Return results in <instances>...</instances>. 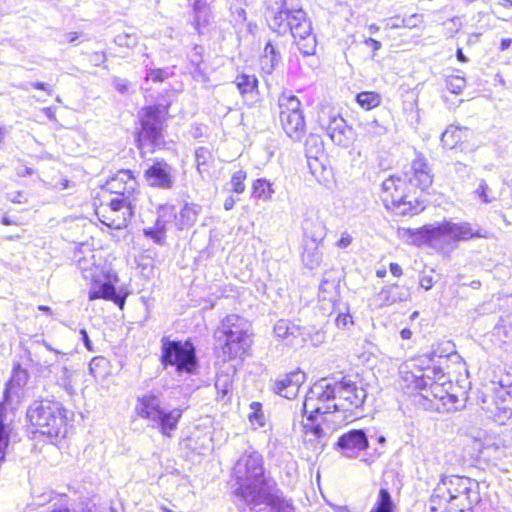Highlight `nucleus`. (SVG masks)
I'll return each mask as SVG.
<instances>
[{
  "mask_svg": "<svg viewBox=\"0 0 512 512\" xmlns=\"http://www.w3.org/2000/svg\"><path fill=\"white\" fill-rule=\"evenodd\" d=\"M233 477L236 481L234 495L240 512H294L291 501L267 476L259 452H244L233 467Z\"/></svg>",
  "mask_w": 512,
  "mask_h": 512,
  "instance_id": "1",
  "label": "nucleus"
},
{
  "mask_svg": "<svg viewBox=\"0 0 512 512\" xmlns=\"http://www.w3.org/2000/svg\"><path fill=\"white\" fill-rule=\"evenodd\" d=\"M269 26L278 33L289 30L304 56H310L316 50V38L312 34L311 22L306 12L301 8H294L288 0H275L268 5Z\"/></svg>",
  "mask_w": 512,
  "mask_h": 512,
  "instance_id": "2",
  "label": "nucleus"
},
{
  "mask_svg": "<svg viewBox=\"0 0 512 512\" xmlns=\"http://www.w3.org/2000/svg\"><path fill=\"white\" fill-rule=\"evenodd\" d=\"M435 496L448 503L455 512L471 510L481 500L478 482L458 475L443 477L435 489Z\"/></svg>",
  "mask_w": 512,
  "mask_h": 512,
  "instance_id": "3",
  "label": "nucleus"
},
{
  "mask_svg": "<svg viewBox=\"0 0 512 512\" xmlns=\"http://www.w3.org/2000/svg\"><path fill=\"white\" fill-rule=\"evenodd\" d=\"M136 414L148 422V426L157 429L163 436L172 437L178 428L183 410L165 409L159 395L148 392L137 398Z\"/></svg>",
  "mask_w": 512,
  "mask_h": 512,
  "instance_id": "4",
  "label": "nucleus"
},
{
  "mask_svg": "<svg viewBox=\"0 0 512 512\" xmlns=\"http://www.w3.org/2000/svg\"><path fill=\"white\" fill-rule=\"evenodd\" d=\"M335 402L337 399L334 382L321 379L309 389L302 405V410L309 422L303 425L305 433L311 432L316 438L322 437L323 429L319 424H314V419L319 414L336 413Z\"/></svg>",
  "mask_w": 512,
  "mask_h": 512,
  "instance_id": "5",
  "label": "nucleus"
},
{
  "mask_svg": "<svg viewBox=\"0 0 512 512\" xmlns=\"http://www.w3.org/2000/svg\"><path fill=\"white\" fill-rule=\"evenodd\" d=\"M27 418L40 433L51 438L67 434V411L59 402L34 401L27 410Z\"/></svg>",
  "mask_w": 512,
  "mask_h": 512,
  "instance_id": "6",
  "label": "nucleus"
},
{
  "mask_svg": "<svg viewBox=\"0 0 512 512\" xmlns=\"http://www.w3.org/2000/svg\"><path fill=\"white\" fill-rule=\"evenodd\" d=\"M487 231L477 224L469 222L442 221L437 224L425 225L414 233V242L423 245L436 241L444 236L454 242L469 241L474 238H487Z\"/></svg>",
  "mask_w": 512,
  "mask_h": 512,
  "instance_id": "7",
  "label": "nucleus"
},
{
  "mask_svg": "<svg viewBox=\"0 0 512 512\" xmlns=\"http://www.w3.org/2000/svg\"><path fill=\"white\" fill-rule=\"evenodd\" d=\"M166 108L160 106H147L139 113L141 130L138 133L137 143L141 154L153 153L156 148L163 145L164 114Z\"/></svg>",
  "mask_w": 512,
  "mask_h": 512,
  "instance_id": "8",
  "label": "nucleus"
},
{
  "mask_svg": "<svg viewBox=\"0 0 512 512\" xmlns=\"http://www.w3.org/2000/svg\"><path fill=\"white\" fill-rule=\"evenodd\" d=\"M161 363L164 367L174 366L179 374H193L198 365L194 345L190 341L182 342L162 337Z\"/></svg>",
  "mask_w": 512,
  "mask_h": 512,
  "instance_id": "9",
  "label": "nucleus"
},
{
  "mask_svg": "<svg viewBox=\"0 0 512 512\" xmlns=\"http://www.w3.org/2000/svg\"><path fill=\"white\" fill-rule=\"evenodd\" d=\"M337 402L334 411L352 412L362 407L367 392L361 384L343 377L341 381L334 382Z\"/></svg>",
  "mask_w": 512,
  "mask_h": 512,
  "instance_id": "10",
  "label": "nucleus"
},
{
  "mask_svg": "<svg viewBox=\"0 0 512 512\" xmlns=\"http://www.w3.org/2000/svg\"><path fill=\"white\" fill-rule=\"evenodd\" d=\"M319 124L336 145L348 147L352 143L353 129L338 113L322 111L319 115Z\"/></svg>",
  "mask_w": 512,
  "mask_h": 512,
  "instance_id": "11",
  "label": "nucleus"
},
{
  "mask_svg": "<svg viewBox=\"0 0 512 512\" xmlns=\"http://www.w3.org/2000/svg\"><path fill=\"white\" fill-rule=\"evenodd\" d=\"M136 198H128L117 196L110 200L109 207V215H103L105 218L101 220L105 225L113 229H123L125 228L132 215L133 209L135 207Z\"/></svg>",
  "mask_w": 512,
  "mask_h": 512,
  "instance_id": "12",
  "label": "nucleus"
},
{
  "mask_svg": "<svg viewBox=\"0 0 512 512\" xmlns=\"http://www.w3.org/2000/svg\"><path fill=\"white\" fill-rule=\"evenodd\" d=\"M404 182L421 191H426L433 182V175L427 160L423 157L414 159L410 167L403 172Z\"/></svg>",
  "mask_w": 512,
  "mask_h": 512,
  "instance_id": "13",
  "label": "nucleus"
},
{
  "mask_svg": "<svg viewBox=\"0 0 512 512\" xmlns=\"http://www.w3.org/2000/svg\"><path fill=\"white\" fill-rule=\"evenodd\" d=\"M174 169L164 160L155 161L148 169L145 170L144 176L149 186L169 190L175 183Z\"/></svg>",
  "mask_w": 512,
  "mask_h": 512,
  "instance_id": "14",
  "label": "nucleus"
},
{
  "mask_svg": "<svg viewBox=\"0 0 512 512\" xmlns=\"http://www.w3.org/2000/svg\"><path fill=\"white\" fill-rule=\"evenodd\" d=\"M369 440L364 430L351 429L342 434L336 442V448L348 458H355L360 451L367 449Z\"/></svg>",
  "mask_w": 512,
  "mask_h": 512,
  "instance_id": "15",
  "label": "nucleus"
},
{
  "mask_svg": "<svg viewBox=\"0 0 512 512\" xmlns=\"http://www.w3.org/2000/svg\"><path fill=\"white\" fill-rule=\"evenodd\" d=\"M137 185L138 183L130 170H120L106 182L104 188L111 194L120 197L136 198Z\"/></svg>",
  "mask_w": 512,
  "mask_h": 512,
  "instance_id": "16",
  "label": "nucleus"
},
{
  "mask_svg": "<svg viewBox=\"0 0 512 512\" xmlns=\"http://www.w3.org/2000/svg\"><path fill=\"white\" fill-rule=\"evenodd\" d=\"M252 336V332H246L245 335L234 334L232 336H223L224 339L221 345V351L224 359H242L247 355L253 342Z\"/></svg>",
  "mask_w": 512,
  "mask_h": 512,
  "instance_id": "17",
  "label": "nucleus"
},
{
  "mask_svg": "<svg viewBox=\"0 0 512 512\" xmlns=\"http://www.w3.org/2000/svg\"><path fill=\"white\" fill-rule=\"evenodd\" d=\"M304 380V373L299 371L291 372L275 380L273 391L281 397L293 399L297 396L299 388Z\"/></svg>",
  "mask_w": 512,
  "mask_h": 512,
  "instance_id": "18",
  "label": "nucleus"
},
{
  "mask_svg": "<svg viewBox=\"0 0 512 512\" xmlns=\"http://www.w3.org/2000/svg\"><path fill=\"white\" fill-rule=\"evenodd\" d=\"M276 337L286 340L290 346H299L305 341L304 328L290 322L289 320L280 319L274 326Z\"/></svg>",
  "mask_w": 512,
  "mask_h": 512,
  "instance_id": "19",
  "label": "nucleus"
},
{
  "mask_svg": "<svg viewBox=\"0 0 512 512\" xmlns=\"http://www.w3.org/2000/svg\"><path fill=\"white\" fill-rule=\"evenodd\" d=\"M280 122L285 133L294 141H299L305 134L306 125L303 113H280Z\"/></svg>",
  "mask_w": 512,
  "mask_h": 512,
  "instance_id": "20",
  "label": "nucleus"
},
{
  "mask_svg": "<svg viewBox=\"0 0 512 512\" xmlns=\"http://www.w3.org/2000/svg\"><path fill=\"white\" fill-rule=\"evenodd\" d=\"M95 284L90 288L88 293L89 300L106 299L111 300L117 304L121 309L124 307L126 296L117 294L116 288L110 281L98 283L96 279Z\"/></svg>",
  "mask_w": 512,
  "mask_h": 512,
  "instance_id": "21",
  "label": "nucleus"
},
{
  "mask_svg": "<svg viewBox=\"0 0 512 512\" xmlns=\"http://www.w3.org/2000/svg\"><path fill=\"white\" fill-rule=\"evenodd\" d=\"M218 332L223 336L245 335L251 331V324L243 317L237 314L227 315L218 328Z\"/></svg>",
  "mask_w": 512,
  "mask_h": 512,
  "instance_id": "22",
  "label": "nucleus"
},
{
  "mask_svg": "<svg viewBox=\"0 0 512 512\" xmlns=\"http://www.w3.org/2000/svg\"><path fill=\"white\" fill-rule=\"evenodd\" d=\"M414 387L423 391L421 394L424 399L430 400L431 397L439 398L444 400V396L442 395V383H436V381H431V376L429 374H412Z\"/></svg>",
  "mask_w": 512,
  "mask_h": 512,
  "instance_id": "23",
  "label": "nucleus"
},
{
  "mask_svg": "<svg viewBox=\"0 0 512 512\" xmlns=\"http://www.w3.org/2000/svg\"><path fill=\"white\" fill-rule=\"evenodd\" d=\"M405 183L400 178L391 176L388 179L384 180L381 187V200L384 203L385 207H391V204L394 205L396 201H400L402 199V195L404 193H399L397 197L392 195V192L398 193L401 190L402 184Z\"/></svg>",
  "mask_w": 512,
  "mask_h": 512,
  "instance_id": "24",
  "label": "nucleus"
},
{
  "mask_svg": "<svg viewBox=\"0 0 512 512\" xmlns=\"http://www.w3.org/2000/svg\"><path fill=\"white\" fill-rule=\"evenodd\" d=\"M282 57L278 48L270 41L264 47V53L261 57V69L265 74H272L281 63Z\"/></svg>",
  "mask_w": 512,
  "mask_h": 512,
  "instance_id": "25",
  "label": "nucleus"
},
{
  "mask_svg": "<svg viewBox=\"0 0 512 512\" xmlns=\"http://www.w3.org/2000/svg\"><path fill=\"white\" fill-rule=\"evenodd\" d=\"M378 296L384 305H392L397 302L407 301L409 298V291L404 287L393 284L383 288Z\"/></svg>",
  "mask_w": 512,
  "mask_h": 512,
  "instance_id": "26",
  "label": "nucleus"
},
{
  "mask_svg": "<svg viewBox=\"0 0 512 512\" xmlns=\"http://www.w3.org/2000/svg\"><path fill=\"white\" fill-rule=\"evenodd\" d=\"M199 212L200 207L198 205L186 203L179 214L176 213V218H174L177 228L183 230L194 225Z\"/></svg>",
  "mask_w": 512,
  "mask_h": 512,
  "instance_id": "27",
  "label": "nucleus"
},
{
  "mask_svg": "<svg viewBox=\"0 0 512 512\" xmlns=\"http://www.w3.org/2000/svg\"><path fill=\"white\" fill-rule=\"evenodd\" d=\"M407 198L408 196L403 194L400 201H396L394 205L391 204V207H386V209L402 216L416 215L424 209V206L418 200L413 202L412 200H407Z\"/></svg>",
  "mask_w": 512,
  "mask_h": 512,
  "instance_id": "28",
  "label": "nucleus"
},
{
  "mask_svg": "<svg viewBox=\"0 0 512 512\" xmlns=\"http://www.w3.org/2000/svg\"><path fill=\"white\" fill-rule=\"evenodd\" d=\"M78 268L81 270L85 279L95 280L99 271L95 263V255L92 251H88L86 255L76 256Z\"/></svg>",
  "mask_w": 512,
  "mask_h": 512,
  "instance_id": "29",
  "label": "nucleus"
},
{
  "mask_svg": "<svg viewBox=\"0 0 512 512\" xmlns=\"http://www.w3.org/2000/svg\"><path fill=\"white\" fill-rule=\"evenodd\" d=\"M176 218V211L173 205H160L158 208V216L154 223V228L166 235L167 225Z\"/></svg>",
  "mask_w": 512,
  "mask_h": 512,
  "instance_id": "30",
  "label": "nucleus"
},
{
  "mask_svg": "<svg viewBox=\"0 0 512 512\" xmlns=\"http://www.w3.org/2000/svg\"><path fill=\"white\" fill-rule=\"evenodd\" d=\"M280 113L293 114L302 113L300 100L291 94H282L279 97Z\"/></svg>",
  "mask_w": 512,
  "mask_h": 512,
  "instance_id": "31",
  "label": "nucleus"
},
{
  "mask_svg": "<svg viewBox=\"0 0 512 512\" xmlns=\"http://www.w3.org/2000/svg\"><path fill=\"white\" fill-rule=\"evenodd\" d=\"M273 193L272 184L268 180L260 178L254 181L252 186L253 198L268 201L271 199Z\"/></svg>",
  "mask_w": 512,
  "mask_h": 512,
  "instance_id": "32",
  "label": "nucleus"
},
{
  "mask_svg": "<svg viewBox=\"0 0 512 512\" xmlns=\"http://www.w3.org/2000/svg\"><path fill=\"white\" fill-rule=\"evenodd\" d=\"M234 83L241 94L251 93L258 87V79L256 76L245 73L237 75Z\"/></svg>",
  "mask_w": 512,
  "mask_h": 512,
  "instance_id": "33",
  "label": "nucleus"
},
{
  "mask_svg": "<svg viewBox=\"0 0 512 512\" xmlns=\"http://www.w3.org/2000/svg\"><path fill=\"white\" fill-rule=\"evenodd\" d=\"M339 286V281L331 279L329 273H325L319 286V294L324 300H333L336 295V290Z\"/></svg>",
  "mask_w": 512,
  "mask_h": 512,
  "instance_id": "34",
  "label": "nucleus"
},
{
  "mask_svg": "<svg viewBox=\"0 0 512 512\" xmlns=\"http://www.w3.org/2000/svg\"><path fill=\"white\" fill-rule=\"evenodd\" d=\"M357 103L365 110H371L381 103V96L373 91H363L356 96Z\"/></svg>",
  "mask_w": 512,
  "mask_h": 512,
  "instance_id": "35",
  "label": "nucleus"
},
{
  "mask_svg": "<svg viewBox=\"0 0 512 512\" xmlns=\"http://www.w3.org/2000/svg\"><path fill=\"white\" fill-rule=\"evenodd\" d=\"M393 507L394 505L389 491L385 488H381L375 507L371 512H393Z\"/></svg>",
  "mask_w": 512,
  "mask_h": 512,
  "instance_id": "36",
  "label": "nucleus"
},
{
  "mask_svg": "<svg viewBox=\"0 0 512 512\" xmlns=\"http://www.w3.org/2000/svg\"><path fill=\"white\" fill-rule=\"evenodd\" d=\"M461 140L460 129L454 126L448 127L441 135L443 147L452 149Z\"/></svg>",
  "mask_w": 512,
  "mask_h": 512,
  "instance_id": "37",
  "label": "nucleus"
},
{
  "mask_svg": "<svg viewBox=\"0 0 512 512\" xmlns=\"http://www.w3.org/2000/svg\"><path fill=\"white\" fill-rule=\"evenodd\" d=\"M215 388L218 392V395L221 398H224L232 388V379L230 375L224 373L217 374Z\"/></svg>",
  "mask_w": 512,
  "mask_h": 512,
  "instance_id": "38",
  "label": "nucleus"
},
{
  "mask_svg": "<svg viewBox=\"0 0 512 512\" xmlns=\"http://www.w3.org/2000/svg\"><path fill=\"white\" fill-rule=\"evenodd\" d=\"M474 194L484 204H489L496 199V197L493 195L490 187L488 186L486 181L483 179L479 182V185L476 188V190L474 191Z\"/></svg>",
  "mask_w": 512,
  "mask_h": 512,
  "instance_id": "39",
  "label": "nucleus"
},
{
  "mask_svg": "<svg viewBox=\"0 0 512 512\" xmlns=\"http://www.w3.org/2000/svg\"><path fill=\"white\" fill-rule=\"evenodd\" d=\"M251 412L248 415V418L251 423L257 424L259 427H263L265 425V417L262 411V405L259 402H252L250 404Z\"/></svg>",
  "mask_w": 512,
  "mask_h": 512,
  "instance_id": "40",
  "label": "nucleus"
},
{
  "mask_svg": "<svg viewBox=\"0 0 512 512\" xmlns=\"http://www.w3.org/2000/svg\"><path fill=\"white\" fill-rule=\"evenodd\" d=\"M363 131L370 137L381 136L386 133V128L379 124L377 120L367 121L361 124Z\"/></svg>",
  "mask_w": 512,
  "mask_h": 512,
  "instance_id": "41",
  "label": "nucleus"
},
{
  "mask_svg": "<svg viewBox=\"0 0 512 512\" xmlns=\"http://www.w3.org/2000/svg\"><path fill=\"white\" fill-rule=\"evenodd\" d=\"M465 86L466 80L461 76L452 75L446 79V87L451 93L459 94Z\"/></svg>",
  "mask_w": 512,
  "mask_h": 512,
  "instance_id": "42",
  "label": "nucleus"
},
{
  "mask_svg": "<svg viewBox=\"0 0 512 512\" xmlns=\"http://www.w3.org/2000/svg\"><path fill=\"white\" fill-rule=\"evenodd\" d=\"M245 179L246 172L244 170L234 172L230 181L232 191L235 193H243L245 190Z\"/></svg>",
  "mask_w": 512,
  "mask_h": 512,
  "instance_id": "43",
  "label": "nucleus"
},
{
  "mask_svg": "<svg viewBox=\"0 0 512 512\" xmlns=\"http://www.w3.org/2000/svg\"><path fill=\"white\" fill-rule=\"evenodd\" d=\"M305 150H306L307 157L309 159L310 158L317 159L316 155H313V153L315 152V154H317L318 152H321V142H320L319 137L310 135L306 140Z\"/></svg>",
  "mask_w": 512,
  "mask_h": 512,
  "instance_id": "44",
  "label": "nucleus"
},
{
  "mask_svg": "<svg viewBox=\"0 0 512 512\" xmlns=\"http://www.w3.org/2000/svg\"><path fill=\"white\" fill-rule=\"evenodd\" d=\"M302 259L308 268L314 269L321 263V254L316 249L313 251L307 250L303 253Z\"/></svg>",
  "mask_w": 512,
  "mask_h": 512,
  "instance_id": "45",
  "label": "nucleus"
},
{
  "mask_svg": "<svg viewBox=\"0 0 512 512\" xmlns=\"http://www.w3.org/2000/svg\"><path fill=\"white\" fill-rule=\"evenodd\" d=\"M114 43L119 47L132 48L137 44V37L129 33L118 34L114 38Z\"/></svg>",
  "mask_w": 512,
  "mask_h": 512,
  "instance_id": "46",
  "label": "nucleus"
},
{
  "mask_svg": "<svg viewBox=\"0 0 512 512\" xmlns=\"http://www.w3.org/2000/svg\"><path fill=\"white\" fill-rule=\"evenodd\" d=\"M203 54L204 47L201 45H194L189 57L191 64L195 66V72H201L200 65L203 62Z\"/></svg>",
  "mask_w": 512,
  "mask_h": 512,
  "instance_id": "47",
  "label": "nucleus"
},
{
  "mask_svg": "<svg viewBox=\"0 0 512 512\" xmlns=\"http://www.w3.org/2000/svg\"><path fill=\"white\" fill-rule=\"evenodd\" d=\"M143 234L157 245L163 246L166 243V235L154 227L145 228Z\"/></svg>",
  "mask_w": 512,
  "mask_h": 512,
  "instance_id": "48",
  "label": "nucleus"
},
{
  "mask_svg": "<svg viewBox=\"0 0 512 512\" xmlns=\"http://www.w3.org/2000/svg\"><path fill=\"white\" fill-rule=\"evenodd\" d=\"M421 22H423V16L417 13L402 18V25H404V28H416Z\"/></svg>",
  "mask_w": 512,
  "mask_h": 512,
  "instance_id": "49",
  "label": "nucleus"
},
{
  "mask_svg": "<svg viewBox=\"0 0 512 512\" xmlns=\"http://www.w3.org/2000/svg\"><path fill=\"white\" fill-rule=\"evenodd\" d=\"M422 374H429L432 378L431 381H436V383L444 384L445 382V374L440 367L428 368Z\"/></svg>",
  "mask_w": 512,
  "mask_h": 512,
  "instance_id": "50",
  "label": "nucleus"
},
{
  "mask_svg": "<svg viewBox=\"0 0 512 512\" xmlns=\"http://www.w3.org/2000/svg\"><path fill=\"white\" fill-rule=\"evenodd\" d=\"M446 397L448 402L454 404L456 410L463 408L467 399L466 392H462L460 397L455 394L446 393Z\"/></svg>",
  "mask_w": 512,
  "mask_h": 512,
  "instance_id": "51",
  "label": "nucleus"
},
{
  "mask_svg": "<svg viewBox=\"0 0 512 512\" xmlns=\"http://www.w3.org/2000/svg\"><path fill=\"white\" fill-rule=\"evenodd\" d=\"M197 167L200 169L201 166H204L207 164L208 159L210 158V152L208 149L204 147H199L195 152Z\"/></svg>",
  "mask_w": 512,
  "mask_h": 512,
  "instance_id": "52",
  "label": "nucleus"
},
{
  "mask_svg": "<svg viewBox=\"0 0 512 512\" xmlns=\"http://www.w3.org/2000/svg\"><path fill=\"white\" fill-rule=\"evenodd\" d=\"M168 78V72L164 69H150L147 72V79H152L155 82H162Z\"/></svg>",
  "mask_w": 512,
  "mask_h": 512,
  "instance_id": "53",
  "label": "nucleus"
},
{
  "mask_svg": "<svg viewBox=\"0 0 512 512\" xmlns=\"http://www.w3.org/2000/svg\"><path fill=\"white\" fill-rule=\"evenodd\" d=\"M113 86L118 92L123 94V93L127 92L129 82L125 79L116 77L113 79Z\"/></svg>",
  "mask_w": 512,
  "mask_h": 512,
  "instance_id": "54",
  "label": "nucleus"
},
{
  "mask_svg": "<svg viewBox=\"0 0 512 512\" xmlns=\"http://www.w3.org/2000/svg\"><path fill=\"white\" fill-rule=\"evenodd\" d=\"M352 240L353 238L348 232H343L336 245L340 249H345L352 243Z\"/></svg>",
  "mask_w": 512,
  "mask_h": 512,
  "instance_id": "55",
  "label": "nucleus"
},
{
  "mask_svg": "<svg viewBox=\"0 0 512 512\" xmlns=\"http://www.w3.org/2000/svg\"><path fill=\"white\" fill-rule=\"evenodd\" d=\"M386 27L388 29L394 30L404 28V25H402V19L399 16H395L387 22Z\"/></svg>",
  "mask_w": 512,
  "mask_h": 512,
  "instance_id": "56",
  "label": "nucleus"
},
{
  "mask_svg": "<svg viewBox=\"0 0 512 512\" xmlns=\"http://www.w3.org/2000/svg\"><path fill=\"white\" fill-rule=\"evenodd\" d=\"M364 44H365L366 46H368V47H371V48H372V50H373V52H376V51L380 50V49H381V47H382V44H381V42H380V41H378V40H376V39H373V38H371V37L366 38V39L364 40ZM374 55H375V53H373V56H374Z\"/></svg>",
  "mask_w": 512,
  "mask_h": 512,
  "instance_id": "57",
  "label": "nucleus"
},
{
  "mask_svg": "<svg viewBox=\"0 0 512 512\" xmlns=\"http://www.w3.org/2000/svg\"><path fill=\"white\" fill-rule=\"evenodd\" d=\"M105 362V358L104 357H94L90 364H89V369H90V372L92 374L95 373L96 369L98 367H100L103 363Z\"/></svg>",
  "mask_w": 512,
  "mask_h": 512,
  "instance_id": "58",
  "label": "nucleus"
},
{
  "mask_svg": "<svg viewBox=\"0 0 512 512\" xmlns=\"http://www.w3.org/2000/svg\"><path fill=\"white\" fill-rule=\"evenodd\" d=\"M33 88L45 91L48 95L53 94V89L48 87L44 82H33L30 84Z\"/></svg>",
  "mask_w": 512,
  "mask_h": 512,
  "instance_id": "59",
  "label": "nucleus"
},
{
  "mask_svg": "<svg viewBox=\"0 0 512 512\" xmlns=\"http://www.w3.org/2000/svg\"><path fill=\"white\" fill-rule=\"evenodd\" d=\"M80 334H81V339L85 345V347L89 350V351H93V347H92V342L91 340L89 339V336H88V333L85 329H81L80 330Z\"/></svg>",
  "mask_w": 512,
  "mask_h": 512,
  "instance_id": "60",
  "label": "nucleus"
},
{
  "mask_svg": "<svg viewBox=\"0 0 512 512\" xmlns=\"http://www.w3.org/2000/svg\"><path fill=\"white\" fill-rule=\"evenodd\" d=\"M420 286L425 290H430L433 286V278L431 276H423L420 279Z\"/></svg>",
  "mask_w": 512,
  "mask_h": 512,
  "instance_id": "61",
  "label": "nucleus"
},
{
  "mask_svg": "<svg viewBox=\"0 0 512 512\" xmlns=\"http://www.w3.org/2000/svg\"><path fill=\"white\" fill-rule=\"evenodd\" d=\"M8 199L14 203H22L24 201V194L22 192H13L8 195Z\"/></svg>",
  "mask_w": 512,
  "mask_h": 512,
  "instance_id": "62",
  "label": "nucleus"
},
{
  "mask_svg": "<svg viewBox=\"0 0 512 512\" xmlns=\"http://www.w3.org/2000/svg\"><path fill=\"white\" fill-rule=\"evenodd\" d=\"M389 268L390 272L396 277H400L403 273L401 266L397 263H391Z\"/></svg>",
  "mask_w": 512,
  "mask_h": 512,
  "instance_id": "63",
  "label": "nucleus"
},
{
  "mask_svg": "<svg viewBox=\"0 0 512 512\" xmlns=\"http://www.w3.org/2000/svg\"><path fill=\"white\" fill-rule=\"evenodd\" d=\"M93 61L96 65L106 61V54L104 52H95L93 54Z\"/></svg>",
  "mask_w": 512,
  "mask_h": 512,
  "instance_id": "64",
  "label": "nucleus"
}]
</instances>
